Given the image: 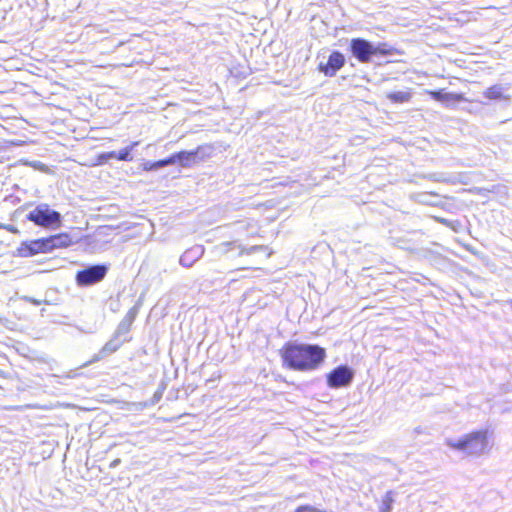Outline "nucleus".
<instances>
[{"label": "nucleus", "mask_w": 512, "mask_h": 512, "mask_svg": "<svg viewBox=\"0 0 512 512\" xmlns=\"http://www.w3.org/2000/svg\"><path fill=\"white\" fill-rule=\"evenodd\" d=\"M285 365L297 371L316 369L325 359L326 351L316 344L288 342L281 350Z\"/></svg>", "instance_id": "1"}, {"label": "nucleus", "mask_w": 512, "mask_h": 512, "mask_svg": "<svg viewBox=\"0 0 512 512\" xmlns=\"http://www.w3.org/2000/svg\"><path fill=\"white\" fill-rule=\"evenodd\" d=\"M350 53L361 63H368L374 56L391 55V48L386 43L373 44L364 38H352L348 47Z\"/></svg>", "instance_id": "2"}, {"label": "nucleus", "mask_w": 512, "mask_h": 512, "mask_svg": "<svg viewBox=\"0 0 512 512\" xmlns=\"http://www.w3.org/2000/svg\"><path fill=\"white\" fill-rule=\"evenodd\" d=\"M447 445L468 455H480L488 446L487 431H474L458 440L449 439Z\"/></svg>", "instance_id": "3"}, {"label": "nucleus", "mask_w": 512, "mask_h": 512, "mask_svg": "<svg viewBox=\"0 0 512 512\" xmlns=\"http://www.w3.org/2000/svg\"><path fill=\"white\" fill-rule=\"evenodd\" d=\"M26 219L45 229H57L62 224L61 213L51 209L47 203L38 204L27 214Z\"/></svg>", "instance_id": "4"}, {"label": "nucleus", "mask_w": 512, "mask_h": 512, "mask_svg": "<svg viewBox=\"0 0 512 512\" xmlns=\"http://www.w3.org/2000/svg\"><path fill=\"white\" fill-rule=\"evenodd\" d=\"M108 269L105 264L89 265L76 273V283L81 287L97 284L105 278Z\"/></svg>", "instance_id": "5"}, {"label": "nucleus", "mask_w": 512, "mask_h": 512, "mask_svg": "<svg viewBox=\"0 0 512 512\" xmlns=\"http://www.w3.org/2000/svg\"><path fill=\"white\" fill-rule=\"evenodd\" d=\"M354 378L353 370L347 365H340L333 369L327 375V384L329 387L337 389L347 387Z\"/></svg>", "instance_id": "6"}, {"label": "nucleus", "mask_w": 512, "mask_h": 512, "mask_svg": "<svg viewBox=\"0 0 512 512\" xmlns=\"http://www.w3.org/2000/svg\"><path fill=\"white\" fill-rule=\"evenodd\" d=\"M238 249L237 256H242L244 254L251 255L256 253L257 251H262L265 249L262 245H254L249 248L243 247L240 244H237L236 241L230 242H222L214 247V252L217 255H226L233 249Z\"/></svg>", "instance_id": "7"}, {"label": "nucleus", "mask_w": 512, "mask_h": 512, "mask_svg": "<svg viewBox=\"0 0 512 512\" xmlns=\"http://www.w3.org/2000/svg\"><path fill=\"white\" fill-rule=\"evenodd\" d=\"M345 57L339 51H333L326 63L320 62L318 69L325 76L333 77L345 65Z\"/></svg>", "instance_id": "8"}, {"label": "nucleus", "mask_w": 512, "mask_h": 512, "mask_svg": "<svg viewBox=\"0 0 512 512\" xmlns=\"http://www.w3.org/2000/svg\"><path fill=\"white\" fill-rule=\"evenodd\" d=\"M21 257H30L38 253H47V244L45 238H39L21 243L18 249Z\"/></svg>", "instance_id": "9"}, {"label": "nucleus", "mask_w": 512, "mask_h": 512, "mask_svg": "<svg viewBox=\"0 0 512 512\" xmlns=\"http://www.w3.org/2000/svg\"><path fill=\"white\" fill-rule=\"evenodd\" d=\"M204 252L205 249L202 245H195L181 255L179 262L183 267H191L203 256Z\"/></svg>", "instance_id": "10"}, {"label": "nucleus", "mask_w": 512, "mask_h": 512, "mask_svg": "<svg viewBox=\"0 0 512 512\" xmlns=\"http://www.w3.org/2000/svg\"><path fill=\"white\" fill-rule=\"evenodd\" d=\"M47 251L51 252L54 249L66 248L72 244V239L68 233H59L46 237Z\"/></svg>", "instance_id": "11"}, {"label": "nucleus", "mask_w": 512, "mask_h": 512, "mask_svg": "<svg viewBox=\"0 0 512 512\" xmlns=\"http://www.w3.org/2000/svg\"><path fill=\"white\" fill-rule=\"evenodd\" d=\"M125 341H127L126 338H119L113 334L112 338L102 347L99 354L94 356L92 361H98L107 355L116 352Z\"/></svg>", "instance_id": "12"}, {"label": "nucleus", "mask_w": 512, "mask_h": 512, "mask_svg": "<svg viewBox=\"0 0 512 512\" xmlns=\"http://www.w3.org/2000/svg\"><path fill=\"white\" fill-rule=\"evenodd\" d=\"M430 95L432 99L439 101L445 104L446 106H452L455 105L457 102L464 100V97L461 94L444 92L443 90L431 91Z\"/></svg>", "instance_id": "13"}, {"label": "nucleus", "mask_w": 512, "mask_h": 512, "mask_svg": "<svg viewBox=\"0 0 512 512\" xmlns=\"http://www.w3.org/2000/svg\"><path fill=\"white\" fill-rule=\"evenodd\" d=\"M439 195L434 192H419L411 195V199L417 203L429 205V206H438L440 205L439 200H435Z\"/></svg>", "instance_id": "14"}, {"label": "nucleus", "mask_w": 512, "mask_h": 512, "mask_svg": "<svg viewBox=\"0 0 512 512\" xmlns=\"http://www.w3.org/2000/svg\"><path fill=\"white\" fill-rule=\"evenodd\" d=\"M199 153V148L192 151H180L176 153L177 163L182 167H190L193 163L196 162L197 155Z\"/></svg>", "instance_id": "15"}, {"label": "nucleus", "mask_w": 512, "mask_h": 512, "mask_svg": "<svg viewBox=\"0 0 512 512\" xmlns=\"http://www.w3.org/2000/svg\"><path fill=\"white\" fill-rule=\"evenodd\" d=\"M386 97L394 103H405L411 99V93L408 91L390 92Z\"/></svg>", "instance_id": "16"}, {"label": "nucleus", "mask_w": 512, "mask_h": 512, "mask_svg": "<svg viewBox=\"0 0 512 512\" xmlns=\"http://www.w3.org/2000/svg\"><path fill=\"white\" fill-rule=\"evenodd\" d=\"M138 145H139V141H134L129 146L121 149L119 152H117V160H120V161H132L133 157L131 155V152Z\"/></svg>", "instance_id": "17"}, {"label": "nucleus", "mask_w": 512, "mask_h": 512, "mask_svg": "<svg viewBox=\"0 0 512 512\" xmlns=\"http://www.w3.org/2000/svg\"><path fill=\"white\" fill-rule=\"evenodd\" d=\"M423 179H427L433 182H440V183H448L451 181V178L449 177V174L444 172H433L428 174H423L421 176Z\"/></svg>", "instance_id": "18"}, {"label": "nucleus", "mask_w": 512, "mask_h": 512, "mask_svg": "<svg viewBox=\"0 0 512 512\" xmlns=\"http://www.w3.org/2000/svg\"><path fill=\"white\" fill-rule=\"evenodd\" d=\"M393 502H394L393 491H387L382 499V503L380 506V512H391Z\"/></svg>", "instance_id": "19"}, {"label": "nucleus", "mask_w": 512, "mask_h": 512, "mask_svg": "<svg viewBox=\"0 0 512 512\" xmlns=\"http://www.w3.org/2000/svg\"><path fill=\"white\" fill-rule=\"evenodd\" d=\"M502 94V87L498 85L491 86L484 92L485 97L490 100L500 99Z\"/></svg>", "instance_id": "20"}, {"label": "nucleus", "mask_w": 512, "mask_h": 512, "mask_svg": "<svg viewBox=\"0 0 512 512\" xmlns=\"http://www.w3.org/2000/svg\"><path fill=\"white\" fill-rule=\"evenodd\" d=\"M131 323L127 322L126 320L122 319L117 327V329L114 332V335L116 337L121 338L122 336H126L130 329H131Z\"/></svg>", "instance_id": "21"}, {"label": "nucleus", "mask_w": 512, "mask_h": 512, "mask_svg": "<svg viewBox=\"0 0 512 512\" xmlns=\"http://www.w3.org/2000/svg\"><path fill=\"white\" fill-rule=\"evenodd\" d=\"M23 164L27 165V166H30L34 169H37L39 171H42V172H46L48 170V167L40 162V161H28V160H25L23 161Z\"/></svg>", "instance_id": "22"}, {"label": "nucleus", "mask_w": 512, "mask_h": 512, "mask_svg": "<svg viewBox=\"0 0 512 512\" xmlns=\"http://www.w3.org/2000/svg\"><path fill=\"white\" fill-rule=\"evenodd\" d=\"M176 163H177L176 153L170 155L169 157H167L165 159L159 160V164L161 165V168L169 166V165H174Z\"/></svg>", "instance_id": "23"}, {"label": "nucleus", "mask_w": 512, "mask_h": 512, "mask_svg": "<svg viewBox=\"0 0 512 512\" xmlns=\"http://www.w3.org/2000/svg\"><path fill=\"white\" fill-rule=\"evenodd\" d=\"M160 168H161V165L159 164V160L154 161V162L147 161L143 164V170H145V171H153V170H158Z\"/></svg>", "instance_id": "24"}, {"label": "nucleus", "mask_w": 512, "mask_h": 512, "mask_svg": "<svg viewBox=\"0 0 512 512\" xmlns=\"http://www.w3.org/2000/svg\"><path fill=\"white\" fill-rule=\"evenodd\" d=\"M110 159H117V152L110 151V152H104L99 155V160L101 161H108Z\"/></svg>", "instance_id": "25"}, {"label": "nucleus", "mask_w": 512, "mask_h": 512, "mask_svg": "<svg viewBox=\"0 0 512 512\" xmlns=\"http://www.w3.org/2000/svg\"><path fill=\"white\" fill-rule=\"evenodd\" d=\"M21 299L25 302H28V303H31L33 305H40L41 303H45V304H48L49 302L44 300V301H41V300H38L36 298H33V297H30V296H22Z\"/></svg>", "instance_id": "26"}, {"label": "nucleus", "mask_w": 512, "mask_h": 512, "mask_svg": "<svg viewBox=\"0 0 512 512\" xmlns=\"http://www.w3.org/2000/svg\"><path fill=\"white\" fill-rule=\"evenodd\" d=\"M136 313H137V312H136L135 308H131V309L127 312V314L124 316V318H123V319H124V320H126L127 322H129V323H131V324H132V323H133V321L135 320Z\"/></svg>", "instance_id": "27"}, {"label": "nucleus", "mask_w": 512, "mask_h": 512, "mask_svg": "<svg viewBox=\"0 0 512 512\" xmlns=\"http://www.w3.org/2000/svg\"><path fill=\"white\" fill-rule=\"evenodd\" d=\"M295 512H324V511L316 509L314 507H310V506H300L295 510Z\"/></svg>", "instance_id": "28"}, {"label": "nucleus", "mask_w": 512, "mask_h": 512, "mask_svg": "<svg viewBox=\"0 0 512 512\" xmlns=\"http://www.w3.org/2000/svg\"><path fill=\"white\" fill-rule=\"evenodd\" d=\"M120 463H121V460H120L119 458H117V459L113 460V461L110 463L109 467H110L111 469H114V468H116Z\"/></svg>", "instance_id": "29"}, {"label": "nucleus", "mask_w": 512, "mask_h": 512, "mask_svg": "<svg viewBox=\"0 0 512 512\" xmlns=\"http://www.w3.org/2000/svg\"><path fill=\"white\" fill-rule=\"evenodd\" d=\"M5 229H6V230H8V231H10V232H12V233H16V232H17V228H16V227H14L13 225H7V226L5 227Z\"/></svg>", "instance_id": "30"}]
</instances>
